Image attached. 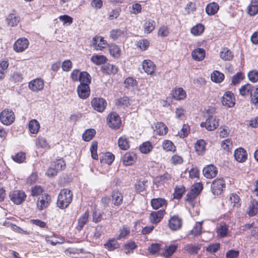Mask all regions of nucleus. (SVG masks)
<instances>
[{
	"instance_id": "1",
	"label": "nucleus",
	"mask_w": 258,
	"mask_h": 258,
	"mask_svg": "<svg viewBox=\"0 0 258 258\" xmlns=\"http://www.w3.org/2000/svg\"><path fill=\"white\" fill-rule=\"evenodd\" d=\"M72 198L73 194L70 190L67 188L61 189L57 197V206L62 209L66 208L71 203Z\"/></svg>"
},
{
	"instance_id": "2",
	"label": "nucleus",
	"mask_w": 258,
	"mask_h": 258,
	"mask_svg": "<svg viewBox=\"0 0 258 258\" xmlns=\"http://www.w3.org/2000/svg\"><path fill=\"white\" fill-rule=\"evenodd\" d=\"M14 112L9 109H5L0 114V120L5 125L11 124L15 120Z\"/></svg>"
},
{
	"instance_id": "3",
	"label": "nucleus",
	"mask_w": 258,
	"mask_h": 258,
	"mask_svg": "<svg viewBox=\"0 0 258 258\" xmlns=\"http://www.w3.org/2000/svg\"><path fill=\"white\" fill-rule=\"evenodd\" d=\"M219 119L215 115H210L205 122L201 123V126L205 127L207 130L214 131L219 126Z\"/></svg>"
},
{
	"instance_id": "4",
	"label": "nucleus",
	"mask_w": 258,
	"mask_h": 258,
	"mask_svg": "<svg viewBox=\"0 0 258 258\" xmlns=\"http://www.w3.org/2000/svg\"><path fill=\"white\" fill-rule=\"evenodd\" d=\"M9 197L14 204L19 205L25 201L27 196L24 191L17 190L11 191Z\"/></svg>"
},
{
	"instance_id": "5",
	"label": "nucleus",
	"mask_w": 258,
	"mask_h": 258,
	"mask_svg": "<svg viewBox=\"0 0 258 258\" xmlns=\"http://www.w3.org/2000/svg\"><path fill=\"white\" fill-rule=\"evenodd\" d=\"M107 120L108 126L113 129L118 128L121 122L119 116L115 112L109 114Z\"/></svg>"
},
{
	"instance_id": "6",
	"label": "nucleus",
	"mask_w": 258,
	"mask_h": 258,
	"mask_svg": "<svg viewBox=\"0 0 258 258\" xmlns=\"http://www.w3.org/2000/svg\"><path fill=\"white\" fill-rule=\"evenodd\" d=\"M50 202L51 197L48 194H42L37 200V208L40 211L43 210L49 205Z\"/></svg>"
},
{
	"instance_id": "7",
	"label": "nucleus",
	"mask_w": 258,
	"mask_h": 258,
	"mask_svg": "<svg viewBox=\"0 0 258 258\" xmlns=\"http://www.w3.org/2000/svg\"><path fill=\"white\" fill-rule=\"evenodd\" d=\"M225 186V181L223 180V178H216L213 181L211 185L212 192L216 195L221 194Z\"/></svg>"
},
{
	"instance_id": "8",
	"label": "nucleus",
	"mask_w": 258,
	"mask_h": 258,
	"mask_svg": "<svg viewBox=\"0 0 258 258\" xmlns=\"http://www.w3.org/2000/svg\"><path fill=\"white\" fill-rule=\"evenodd\" d=\"M93 108L98 112H101L106 106V101L102 98H94L91 101Z\"/></svg>"
},
{
	"instance_id": "9",
	"label": "nucleus",
	"mask_w": 258,
	"mask_h": 258,
	"mask_svg": "<svg viewBox=\"0 0 258 258\" xmlns=\"http://www.w3.org/2000/svg\"><path fill=\"white\" fill-rule=\"evenodd\" d=\"M222 104L227 107H232L235 104V98L233 93L231 92H226L222 98Z\"/></svg>"
},
{
	"instance_id": "10",
	"label": "nucleus",
	"mask_w": 258,
	"mask_h": 258,
	"mask_svg": "<svg viewBox=\"0 0 258 258\" xmlns=\"http://www.w3.org/2000/svg\"><path fill=\"white\" fill-rule=\"evenodd\" d=\"M29 45L28 40L25 38L18 39L14 45V49L17 52H21L27 49Z\"/></svg>"
},
{
	"instance_id": "11",
	"label": "nucleus",
	"mask_w": 258,
	"mask_h": 258,
	"mask_svg": "<svg viewBox=\"0 0 258 258\" xmlns=\"http://www.w3.org/2000/svg\"><path fill=\"white\" fill-rule=\"evenodd\" d=\"M78 96L81 99H86L90 95V90L89 84H80L77 88Z\"/></svg>"
},
{
	"instance_id": "12",
	"label": "nucleus",
	"mask_w": 258,
	"mask_h": 258,
	"mask_svg": "<svg viewBox=\"0 0 258 258\" xmlns=\"http://www.w3.org/2000/svg\"><path fill=\"white\" fill-rule=\"evenodd\" d=\"M203 173L205 177H215L218 174V171L215 166L210 164L203 168Z\"/></svg>"
},
{
	"instance_id": "13",
	"label": "nucleus",
	"mask_w": 258,
	"mask_h": 258,
	"mask_svg": "<svg viewBox=\"0 0 258 258\" xmlns=\"http://www.w3.org/2000/svg\"><path fill=\"white\" fill-rule=\"evenodd\" d=\"M168 225L172 230H177L182 226V219L178 216H173L169 220Z\"/></svg>"
},
{
	"instance_id": "14",
	"label": "nucleus",
	"mask_w": 258,
	"mask_h": 258,
	"mask_svg": "<svg viewBox=\"0 0 258 258\" xmlns=\"http://www.w3.org/2000/svg\"><path fill=\"white\" fill-rule=\"evenodd\" d=\"M165 213L164 210H160L158 211H154L151 213L149 220L151 223L157 224L160 222Z\"/></svg>"
},
{
	"instance_id": "15",
	"label": "nucleus",
	"mask_w": 258,
	"mask_h": 258,
	"mask_svg": "<svg viewBox=\"0 0 258 258\" xmlns=\"http://www.w3.org/2000/svg\"><path fill=\"white\" fill-rule=\"evenodd\" d=\"M29 87L32 91L38 92L43 89L44 82L41 79H34L29 83Z\"/></svg>"
},
{
	"instance_id": "16",
	"label": "nucleus",
	"mask_w": 258,
	"mask_h": 258,
	"mask_svg": "<svg viewBox=\"0 0 258 258\" xmlns=\"http://www.w3.org/2000/svg\"><path fill=\"white\" fill-rule=\"evenodd\" d=\"M234 156L237 162L243 163L247 159V154L244 149L239 148L235 150Z\"/></svg>"
},
{
	"instance_id": "17",
	"label": "nucleus",
	"mask_w": 258,
	"mask_h": 258,
	"mask_svg": "<svg viewBox=\"0 0 258 258\" xmlns=\"http://www.w3.org/2000/svg\"><path fill=\"white\" fill-rule=\"evenodd\" d=\"M92 45L96 50H102L106 47L107 42L101 36H96L93 38Z\"/></svg>"
},
{
	"instance_id": "18",
	"label": "nucleus",
	"mask_w": 258,
	"mask_h": 258,
	"mask_svg": "<svg viewBox=\"0 0 258 258\" xmlns=\"http://www.w3.org/2000/svg\"><path fill=\"white\" fill-rule=\"evenodd\" d=\"M137 159L136 155L133 152H127L122 157V160L125 166L132 165Z\"/></svg>"
},
{
	"instance_id": "19",
	"label": "nucleus",
	"mask_w": 258,
	"mask_h": 258,
	"mask_svg": "<svg viewBox=\"0 0 258 258\" xmlns=\"http://www.w3.org/2000/svg\"><path fill=\"white\" fill-rule=\"evenodd\" d=\"M143 69L149 75H152L154 73L156 66L153 61L150 60H145L142 63Z\"/></svg>"
},
{
	"instance_id": "20",
	"label": "nucleus",
	"mask_w": 258,
	"mask_h": 258,
	"mask_svg": "<svg viewBox=\"0 0 258 258\" xmlns=\"http://www.w3.org/2000/svg\"><path fill=\"white\" fill-rule=\"evenodd\" d=\"M255 86H253L250 84H246L241 86L239 89V94L242 96H251L253 92V89H254Z\"/></svg>"
},
{
	"instance_id": "21",
	"label": "nucleus",
	"mask_w": 258,
	"mask_h": 258,
	"mask_svg": "<svg viewBox=\"0 0 258 258\" xmlns=\"http://www.w3.org/2000/svg\"><path fill=\"white\" fill-rule=\"evenodd\" d=\"M126 35V31L125 29H116L112 30L110 32V37L113 40L123 38Z\"/></svg>"
},
{
	"instance_id": "22",
	"label": "nucleus",
	"mask_w": 258,
	"mask_h": 258,
	"mask_svg": "<svg viewBox=\"0 0 258 258\" xmlns=\"http://www.w3.org/2000/svg\"><path fill=\"white\" fill-rule=\"evenodd\" d=\"M99 159L101 163H105L110 165L114 160V156L110 152L101 153L99 154Z\"/></svg>"
},
{
	"instance_id": "23",
	"label": "nucleus",
	"mask_w": 258,
	"mask_h": 258,
	"mask_svg": "<svg viewBox=\"0 0 258 258\" xmlns=\"http://www.w3.org/2000/svg\"><path fill=\"white\" fill-rule=\"evenodd\" d=\"M205 50L203 48H198L192 51L191 56L194 60L201 61L205 58Z\"/></svg>"
},
{
	"instance_id": "24",
	"label": "nucleus",
	"mask_w": 258,
	"mask_h": 258,
	"mask_svg": "<svg viewBox=\"0 0 258 258\" xmlns=\"http://www.w3.org/2000/svg\"><path fill=\"white\" fill-rule=\"evenodd\" d=\"M156 26V23L155 21L151 19L146 20L143 24L145 32L147 34L151 33L155 29Z\"/></svg>"
},
{
	"instance_id": "25",
	"label": "nucleus",
	"mask_w": 258,
	"mask_h": 258,
	"mask_svg": "<svg viewBox=\"0 0 258 258\" xmlns=\"http://www.w3.org/2000/svg\"><path fill=\"white\" fill-rule=\"evenodd\" d=\"M103 73L108 75H115L118 72V68L116 66L110 63H107L101 67Z\"/></svg>"
},
{
	"instance_id": "26",
	"label": "nucleus",
	"mask_w": 258,
	"mask_h": 258,
	"mask_svg": "<svg viewBox=\"0 0 258 258\" xmlns=\"http://www.w3.org/2000/svg\"><path fill=\"white\" fill-rule=\"evenodd\" d=\"M152 208L154 209H158L160 208L167 205L166 201L163 198L153 199L151 201Z\"/></svg>"
},
{
	"instance_id": "27",
	"label": "nucleus",
	"mask_w": 258,
	"mask_h": 258,
	"mask_svg": "<svg viewBox=\"0 0 258 258\" xmlns=\"http://www.w3.org/2000/svg\"><path fill=\"white\" fill-rule=\"evenodd\" d=\"M228 232V227L224 223H221L217 227L216 232L220 237H225L227 236Z\"/></svg>"
},
{
	"instance_id": "28",
	"label": "nucleus",
	"mask_w": 258,
	"mask_h": 258,
	"mask_svg": "<svg viewBox=\"0 0 258 258\" xmlns=\"http://www.w3.org/2000/svg\"><path fill=\"white\" fill-rule=\"evenodd\" d=\"M119 148L122 150H126L130 148V142L126 136H121L118 140Z\"/></svg>"
},
{
	"instance_id": "29",
	"label": "nucleus",
	"mask_w": 258,
	"mask_h": 258,
	"mask_svg": "<svg viewBox=\"0 0 258 258\" xmlns=\"http://www.w3.org/2000/svg\"><path fill=\"white\" fill-rule=\"evenodd\" d=\"M173 97L177 100L184 99L186 97V93L181 88H175L172 93Z\"/></svg>"
},
{
	"instance_id": "30",
	"label": "nucleus",
	"mask_w": 258,
	"mask_h": 258,
	"mask_svg": "<svg viewBox=\"0 0 258 258\" xmlns=\"http://www.w3.org/2000/svg\"><path fill=\"white\" fill-rule=\"evenodd\" d=\"M28 128L31 134H36L39 130L40 124L36 119H31L28 123Z\"/></svg>"
},
{
	"instance_id": "31",
	"label": "nucleus",
	"mask_w": 258,
	"mask_h": 258,
	"mask_svg": "<svg viewBox=\"0 0 258 258\" xmlns=\"http://www.w3.org/2000/svg\"><path fill=\"white\" fill-rule=\"evenodd\" d=\"M257 213H258V202L253 199L249 205L248 214L250 216H253Z\"/></svg>"
},
{
	"instance_id": "32",
	"label": "nucleus",
	"mask_w": 258,
	"mask_h": 258,
	"mask_svg": "<svg viewBox=\"0 0 258 258\" xmlns=\"http://www.w3.org/2000/svg\"><path fill=\"white\" fill-rule=\"evenodd\" d=\"M109 51L111 55L115 58L119 57L121 55V49L115 44H111L108 45Z\"/></svg>"
},
{
	"instance_id": "33",
	"label": "nucleus",
	"mask_w": 258,
	"mask_h": 258,
	"mask_svg": "<svg viewBox=\"0 0 258 258\" xmlns=\"http://www.w3.org/2000/svg\"><path fill=\"white\" fill-rule=\"evenodd\" d=\"M88 217L89 212L87 211L78 219V224L77 227L78 230H81L84 225L87 223L88 220Z\"/></svg>"
},
{
	"instance_id": "34",
	"label": "nucleus",
	"mask_w": 258,
	"mask_h": 258,
	"mask_svg": "<svg viewBox=\"0 0 258 258\" xmlns=\"http://www.w3.org/2000/svg\"><path fill=\"white\" fill-rule=\"evenodd\" d=\"M225 78L224 75L218 71H214L211 75V80L215 83L222 82Z\"/></svg>"
},
{
	"instance_id": "35",
	"label": "nucleus",
	"mask_w": 258,
	"mask_h": 258,
	"mask_svg": "<svg viewBox=\"0 0 258 258\" xmlns=\"http://www.w3.org/2000/svg\"><path fill=\"white\" fill-rule=\"evenodd\" d=\"M219 8V7L218 4L214 2L211 3L207 6L206 12L209 15H213L217 12Z\"/></svg>"
},
{
	"instance_id": "36",
	"label": "nucleus",
	"mask_w": 258,
	"mask_h": 258,
	"mask_svg": "<svg viewBox=\"0 0 258 258\" xmlns=\"http://www.w3.org/2000/svg\"><path fill=\"white\" fill-rule=\"evenodd\" d=\"M232 52L227 48H224L220 52V57L224 60L229 61L233 58Z\"/></svg>"
},
{
	"instance_id": "37",
	"label": "nucleus",
	"mask_w": 258,
	"mask_h": 258,
	"mask_svg": "<svg viewBox=\"0 0 258 258\" xmlns=\"http://www.w3.org/2000/svg\"><path fill=\"white\" fill-rule=\"evenodd\" d=\"M206 143L203 140H199L195 144V148L199 155H202L205 151Z\"/></svg>"
},
{
	"instance_id": "38",
	"label": "nucleus",
	"mask_w": 258,
	"mask_h": 258,
	"mask_svg": "<svg viewBox=\"0 0 258 258\" xmlns=\"http://www.w3.org/2000/svg\"><path fill=\"white\" fill-rule=\"evenodd\" d=\"M155 131L158 135L163 136L167 133L168 128L164 123L157 122L155 126Z\"/></svg>"
},
{
	"instance_id": "39",
	"label": "nucleus",
	"mask_w": 258,
	"mask_h": 258,
	"mask_svg": "<svg viewBox=\"0 0 258 258\" xmlns=\"http://www.w3.org/2000/svg\"><path fill=\"white\" fill-rule=\"evenodd\" d=\"M112 200L114 205H120L123 200V196L118 191H113L112 193Z\"/></svg>"
},
{
	"instance_id": "40",
	"label": "nucleus",
	"mask_w": 258,
	"mask_h": 258,
	"mask_svg": "<svg viewBox=\"0 0 258 258\" xmlns=\"http://www.w3.org/2000/svg\"><path fill=\"white\" fill-rule=\"evenodd\" d=\"M185 250L189 254H194L198 252L201 249V245L196 244H190L185 246Z\"/></svg>"
},
{
	"instance_id": "41",
	"label": "nucleus",
	"mask_w": 258,
	"mask_h": 258,
	"mask_svg": "<svg viewBox=\"0 0 258 258\" xmlns=\"http://www.w3.org/2000/svg\"><path fill=\"white\" fill-rule=\"evenodd\" d=\"M6 20L9 26L14 27L18 24L20 19L18 16L14 14H11L8 16Z\"/></svg>"
},
{
	"instance_id": "42",
	"label": "nucleus",
	"mask_w": 258,
	"mask_h": 258,
	"mask_svg": "<svg viewBox=\"0 0 258 258\" xmlns=\"http://www.w3.org/2000/svg\"><path fill=\"white\" fill-rule=\"evenodd\" d=\"M177 245L171 244L168 246H165L163 256L165 257H169L176 250Z\"/></svg>"
},
{
	"instance_id": "43",
	"label": "nucleus",
	"mask_w": 258,
	"mask_h": 258,
	"mask_svg": "<svg viewBox=\"0 0 258 258\" xmlns=\"http://www.w3.org/2000/svg\"><path fill=\"white\" fill-rule=\"evenodd\" d=\"M104 247L110 251L114 250L119 247L117 240L115 239H111L104 244Z\"/></svg>"
},
{
	"instance_id": "44",
	"label": "nucleus",
	"mask_w": 258,
	"mask_h": 258,
	"mask_svg": "<svg viewBox=\"0 0 258 258\" xmlns=\"http://www.w3.org/2000/svg\"><path fill=\"white\" fill-rule=\"evenodd\" d=\"M185 187L182 185H176L174 189L173 197L174 199H180L185 192Z\"/></svg>"
},
{
	"instance_id": "45",
	"label": "nucleus",
	"mask_w": 258,
	"mask_h": 258,
	"mask_svg": "<svg viewBox=\"0 0 258 258\" xmlns=\"http://www.w3.org/2000/svg\"><path fill=\"white\" fill-rule=\"evenodd\" d=\"M91 61L97 65L104 63L107 60L106 57L102 55H93L91 58Z\"/></svg>"
},
{
	"instance_id": "46",
	"label": "nucleus",
	"mask_w": 258,
	"mask_h": 258,
	"mask_svg": "<svg viewBox=\"0 0 258 258\" xmlns=\"http://www.w3.org/2000/svg\"><path fill=\"white\" fill-rule=\"evenodd\" d=\"M96 131L94 129L87 130L83 134L82 138L86 142H88L91 140L93 137L95 136Z\"/></svg>"
},
{
	"instance_id": "47",
	"label": "nucleus",
	"mask_w": 258,
	"mask_h": 258,
	"mask_svg": "<svg viewBox=\"0 0 258 258\" xmlns=\"http://www.w3.org/2000/svg\"><path fill=\"white\" fill-rule=\"evenodd\" d=\"M91 77L90 75L87 72H82L80 74V79L79 81L80 82V84H85L87 83V84H89L91 83Z\"/></svg>"
},
{
	"instance_id": "48",
	"label": "nucleus",
	"mask_w": 258,
	"mask_h": 258,
	"mask_svg": "<svg viewBox=\"0 0 258 258\" xmlns=\"http://www.w3.org/2000/svg\"><path fill=\"white\" fill-rule=\"evenodd\" d=\"M247 10L250 15L253 16L256 14L258 12V1L251 2Z\"/></svg>"
},
{
	"instance_id": "49",
	"label": "nucleus",
	"mask_w": 258,
	"mask_h": 258,
	"mask_svg": "<svg viewBox=\"0 0 258 258\" xmlns=\"http://www.w3.org/2000/svg\"><path fill=\"white\" fill-rule=\"evenodd\" d=\"M51 165L55 168L58 171L64 169L66 167V163L62 159H56L53 162Z\"/></svg>"
},
{
	"instance_id": "50",
	"label": "nucleus",
	"mask_w": 258,
	"mask_h": 258,
	"mask_svg": "<svg viewBox=\"0 0 258 258\" xmlns=\"http://www.w3.org/2000/svg\"><path fill=\"white\" fill-rule=\"evenodd\" d=\"M204 30V26L201 24H198L194 26L190 30L191 33L195 36L201 35Z\"/></svg>"
},
{
	"instance_id": "51",
	"label": "nucleus",
	"mask_w": 258,
	"mask_h": 258,
	"mask_svg": "<svg viewBox=\"0 0 258 258\" xmlns=\"http://www.w3.org/2000/svg\"><path fill=\"white\" fill-rule=\"evenodd\" d=\"M251 104L254 106H258V85H255V88L253 89V92L250 97Z\"/></svg>"
},
{
	"instance_id": "52",
	"label": "nucleus",
	"mask_w": 258,
	"mask_h": 258,
	"mask_svg": "<svg viewBox=\"0 0 258 258\" xmlns=\"http://www.w3.org/2000/svg\"><path fill=\"white\" fill-rule=\"evenodd\" d=\"M153 146L150 142H146L140 146V150L142 153L148 154L152 149Z\"/></svg>"
},
{
	"instance_id": "53",
	"label": "nucleus",
	"mask_w": 258,
	"mask_h": 258,
	"mask_svg": "<svg viewBox=\"0 0 258 258\" xmlns=\"http://www.w3.org/2000/svg\"><path fill=\"white\" fill-rule=\"evenodd\" d=\"M162 147L166 151H174L175 150V147L173 143L169 140H164L162 143Z\"/></svg>"
},
{
	"instance_id": "54",
	"label": "nucleus",
	"mask_w": 258,
	"mask_h": 258,
	"mask_svg": "<svg viewBox=\"0 0 258 258\" xmlns=\"http://www.w3.org/2000/svg\"><path fill=\"white\" fill-rule=\"evenodd\" d=\"M124 84L125 87L130 89L134 88L137 85L136 80L132 77L126 78L124 82Z\"/></svg>"
},
{
	"instance_id": "55",
	"label": "nucleus",
	"mask_w": 258,
	"mask_h": 258,
	"mask_svg": "<svg viewBox=\"0 0 258 258\" xmlns=\"http://www.w3.org/2000/svg\"><path fill=\"white\" fill-rule=\"evenodd\" d=\"M244 78V74L242 72H238L232 77L231 84L233 85H236L239 84Z\"/></svg>"
},
{
	"instance_id": "56",
	"label": "nucleus",
	"mask_w": 258,
	"mask_h": 258,
	"mask_svg": "<svg viewBox=\"0 0 258 258\" xmlns=\"http://www.w3.org/2000/svg\"><path fill=\"white\" fill-rule=\"evenodd\" d=\"M169 33V29L165 25L160 27L158 31V35L162 38L167 37Z\"/></svg>"
},
{
	"instance_id": "57",
	"label": "nucleus",
	"mask_w": 258,
	"mask_h": 258,
	"mask_svg": "<svg viewBox=\"0 0 258 258\" xmlns=\"http://www.w3.org/2000/svg\"><path fill=\"white\" fill-rule=\"evenodd\" d=\"M36 145L38 147L47 148L49 146L46 140L42 137H38L36 141Z\"/></svg>"
},
{
	"instance_id": "58",
	"label": "nucleus",
	"mask_w": 258,
	"mask_h": 258,
	"mask_svg": "<svg viewBox=\"0 0 258 258\" xmlns=\"http://www.w3.org/2000/svg\"><path fill=\"white\" fill-rule=\"evenodd\" d=\"M202 222H197L193 229L190 231V233L194 236H198L202 233Z\"/></svg>"
},
{
	"instance_id": "59",
	"label": "nucleus",
	"mask_w": 258,
	"mask_h": 258,
	"mask_svg": "<svg viewBox=\"0 0 258 258\" xmlns=\"http://www.w3.org/2000/svg\"><path fill=\"white\" fill-rule=\"evenodd\" d=\"M199 195L197 192L190 190L186 196V201L188 202L191 206H194V200Z\"/></svg>"
},
{
	"instance_id": "60",
	"label": "nucleus",
	"mask_w": 258,
	"mask_h": 258,
	"mask_svg": "<svg viewBox=\"0 0 258 258\" xmlns=\"http://www.w3.org/2000/svg\"><path fill=\"white\" fill-rule=\"evenodd\" d=\"M9 66V63L7 61H3L0 63V79L4 77L7 68Z\"/></svg>"
},
{
	"instance_id": "61",
	"label": "nucleus",
	"mask_w": 258,
	"mask_h": 258,
	"mask_svg": "<svg viewBox=\"0 0 258 258\" xmlns=\"http://www.w3.org/2000/svg\"><path fill=\"white\" fill-rule=\"evenodd\" d=\"M97 142H93L92 143L91 146L90 147V151L91 152L92 157L95 160L98 159V156L97 153Z\"/></svg>"
},
{
	"instance_id": "62",
	"label": "nucleus",
	"mask_w": 258,
	"mask_h": 258,
	"mask_svg": "<svg viewBox=\"0 0 258 258\" xmlns=\"http://www.w3.org/2000/svg\"><path fill=\"white\" fill-rule=\"evenodd\" d=\"M43 191V188L39 185H36L31 188V196L37 197L41 195Z\"/></svg>"
},
{
	"instance_id": "63",
	"label": "nucleus",
	"mask_w": 258,
	"mask_h": 258,
	"mask_svg": "<svg viewBox=\"0 0 258 258\" xmlns=\"http://www.w3.org/2000/svg\"><path fill=\"white\" fill-rule=\"evenodd\" d=\"M175 113L176 117L179 119L182 120L185 117V110L183 108H176Z\"/></svg>"
},
{
	"instance_id": "64",
	"label": "nucleus",
	"mask_w": 258,
	"mask_h": 258,
	"mask_svg": "<svg viewBox=\"0 0 258 258\" xmlns=\"http://www.w3.org/2000/svg\"><path fill=\"white\" fill-rule=\"evenodd\" d=\"M248 77L249 80L255 83L258 81V71L256 70H252L248 73Z\"/></svg>"
}]
</instances>
